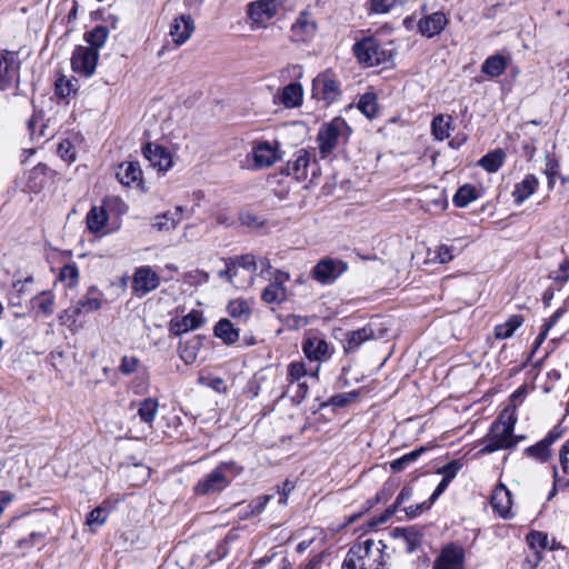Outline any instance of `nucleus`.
<instances>
[{"instance_id":"nucleus-41","label":"nucleus","mask_w":569,"mask_h":569,"mask_svg":"<svg viewBox=\"0 0 569 569\" xmlns=\"http://www.w3.org/2000/svg\"><path fill=\"white\" fill-rule=\"evenodd\" d=\"M451 123V117L448 116V120L445 119L443 114L435 116L431 121V132L436 140L443 141L449 138V129Z\"/></svg>"},{"instance_id":"nucleus-23","label":"nucleus","mask_w":569,"mask_h":569,"mask_svg":"<svg viewBox=\"0 0 569 569\" xmlns=\"http://www.w3.org/2000/svg\"><path fill=\"white\" fill-rule=\"evenodd\" d=\"M303 89L299 82H290L277 94V99L287 108H296L302 103Z\"/></svg>"},{"instance_id":"nucleus-11","label":"nucleus","mask_w":569,"mask_h":569,"mask_svg":"<svg viewBox=\"0 0 569 569\" xmlns=\"http://www.w3.org/2000/svg\"><path fill=\"white\" fill-rule=\"evenodd\" d=\"M228 487L226 477L214 468L194 485L193 493L200 497H208L220 493Z\"/></svg>"},{"instance_id":"nucleus-30","label":"nucleus","mask_w":569,"mask_h":569,"mask_svg":"<svg viewBox=\"0 0 569 569\" xmlns=\"http://www.w3.org/2000/svg\"><path fill=\"white\" fill-rule=\"evenodd\" d=\"M435 446L432 443H429L427 446H420L416 448L415 450L405 453L398 459H395L390 462V469L393 472H401L403 471L409 465L417 461L423 453L432 449Z\"/></svg>"},{"instance_id":"nucleus-18","label":"nucleus","mask_w":569,"mask_h":569,"mask_svg":"<svg viewBox=\"0 0 569 569\" xmlns=\"http://www.w3.org/2000/svg\"><path fill=\"white\" fill-rule=\"evenodd\" d=\"M448 22L446 14L441 11H437L420 19L418 22V29L423 37L430 39L440 34Z\"/></svg>"},{"instance_id":"nucleus-62","label":"nucleus","mask_w":569,"mask_h":569,"mask_svg":"<svg viewBox=\"0 0 569 569\" xmlns=\"http://www.w3.org/2000/svg\"><path fill=\"white\" fill-rule=\"evenodd\" d=\"M397 0H370V10L375 13H387Z\"/></svg>"},{"instance_id":"nucleus-60","label":"nucleus","mask_w":569,"mask_h":569,"mask_svg":"<svg viewBox=\"0 0 569 569\" xmlns=\"http://www.w3.org/2000/svg\"><path fill=\"white\" fill-rule=\"evenodd\" d=\"M43 538L44 533L42 532H31L28 537L19 539L17 541V547L20 549L29 550Z\"/></svg>"},{"instance_id":"nucleus-51","label":"nucleus","mask_w":569,"mask_h":569,"mask_svg":"<svg viewBox=\"0 0 569 569\" xmlns=\"http://www.w3.org/2000/svg\"><path fill=\"white\" fill-rule=\"evenodd\" d=\"M403 539L407 542V551L411 553L420 547L422 542V533L415 526H410L408 527Z\"/></svg>"},{"instance_id":"nucleus-2","label":"nucleus","mask_w":569,"mask_h":569,"mask_svg":"<svg viewBox=\"0 0 569 569\" xmlns=\"http://www.w3.org/2000/svg\"><path fill=\"white\" fill-rule=\"evenodd\" d=\"M351 127L342 117H336L330 122L323 123L318 132L317 140L322 154H329L337 147L338 138L341 134L350 136Z\"/></svg>"},{"instance_id":"nucleus-17","label":"nucleus","mask_w":569,"mask_h":569,"mask_svg":"<svg viewBox=\"0 0 569 569\" xmlns=\"http://www.w3.org/2000/svg\"><path fill=\"white\" fill-rule=\"evenodd\" d=\"M203 323L202 312L192 309L188 315L181 319H171L169 323V331L173 336H181L190 330H196Z\"/></svg>"},{"instance_id":"nucleus-48","label":"nucleus","mask_w":569,"mask_h":569,"mask_svg":"<svg viewBox=\"0 0 569 569\" xmlns=\"http://www.w3.org/2000/svg\"><path fill=\"white\" fill-rule=\"evenodd\" d=\"M227 311L232 318H242L246 320L251 315V309L246 300H231L227 306Z\"/></svg>"},{"instance_id":"nucleus-21","label":"nucleus","mask_w":569,"mask_h":569,"mask_svg":"<svg viewBox=\"0 0 569 569\" xmlns=\"http://www.w3.org/2000/svg\"><path fill=\"white\" fill-rule=\"evenodd\" d=\"M194 22L190 14H181L176 18L170 27V36L176 44L181 46L192 34Z\"/></svg>"},{"instance_id":"nucleus-47","label":"nucleus","mask_w":569,"mask_h":569,"mask_svg":"<svg viewBox=\"0 0 569 569\" xmlns=\"http://www.w3.org/2000/svg\"><path fill=\"white\" fill-rule=\"evenodd\" d=\"M224 263L232 266V267H241L248 271H256L257 270V261L256 257L253 254L247 253L237 256L234 258H228L224 259Z\"/></svg>"},{"instance_id":"nucleus-46","label":"nucleus","mask_w":569,"mask_h":569,"mask_svg":"<svg viewBox=\"0 0 569 569\" xmlns=\"http://www.w3.org/2000/svg\"><path fill=\"white\" fill-rule=\"evenodd\" d=\"M526 541L531 550L541 552L548 546V535L543 531L532 530L526 536Z\"/></svg>"},{"instance_id":"nucleus-1","label":"nucleus","mask_w":569,"mask_h":569,"mask_svg":"<svg viewBox=\"0 0 569 569\" xmlns=\"http://www.w3.org/2000/svg\"><path fill=\"white\" fill-rule=\"evenodd\" d=\"M352 51L359 63L366 67L380 66L393 58L392 50L387 49L375 37H363L356 41Z\"/></svg>"},{"instance_id":"nucleus-12","label":"nucleus","mask_w":569,"mask_h":569,"mask_svg":"<svg viewBox=\"0 0 569 569\" xmlns=\"http://www.w3.org/2000/svg\"><path fill=\"white\" fill-rule=\"evenodd\" d=\"M141 152L150 164L158 168L159 171L166 172L173 164L172 156L164 146L147 142L142 146Z\"/></svg>"},{"instance_id":"nucleus-3","label":"nucleus","mask_w":569,"mask_h":569,"mask_svg":"<svg viewBox=\"0 0 569 569\" xmlns=\"http://www.w3.org/2000/svg\"><path fill=\"white\" fill-rule=\"evenodd\" d=\"M482 448L477 455H489L501 449H511L517 445L515 432H508L498 423H491L488 433L481 440Z\"/></svg>"},{"instance_id":"nucleus-59","label":"nucleus","mask_w":569,"mask_h":569,"mask_svg":"<svg viewBox=\"0 0 569 569\" xmlns=\"http://www.w3.org/2000/svg\"><path fill=\"white\" fill-rule=\"evenodd\" d=\"M41 296V299L38 303V308L39 310L49 316V315H52L53 313V306H54V298L53 296L51 295L50 291H42L40 293Z\"/></svg>"},{"instance_id":"nucleus-9","label":"nucleus","mask_w":569,"mask_h":569,"mask_svg":"<svg viewBox=\"0 0 569 569\" xmlns=\"http://www.w3.org/2000/svg\"><path fill=\"white\" fill-rule=\"evenodd\" d=\"M295 159L289 160L280 168V173L292 176L297 181L302 182L308 178V168L311 164V153L307 149H299L293 154Z\"/></svg>"},{"instance_id":"nucleus-26","label":"nucleus","mask_w":569,"mask_h":569,"mask_svg":"<svg viewBox=\"0 0 569 569\" xmlns=\"http://www.w3.org/2000/svg\"><path fill=\"white\" fill-rule=\"evenodd\" d=\"M204 336L196 335L191 339L180 340L178 351L180 358L186 365H191L196 361L199 350L202 347Z\"/></svg>"},{"instance_id":"nucleus-55","label":"nucleus","mask_w":569,"mask_h":569,"mask_svg":"<svg viewBox=\"0 0 569 569\" xmlns=\"http://www.w3.org/2000/svg\"><path fill=\"white\" fill-rule=\"evenodd\" d=\"M152 228L158 231L173 230L176 228L174 220L170 219L169 212L158 214L154 217V221L152 222Z\"/></svg>"},{"instance_id":"nucleus-54","label":"nucleus","mask_w":569,"mask_h":569,"mask_svg":"<svg viewBox=\"0 0 569 569\" xmlns=\"http://www.w3.org/2000/svg\"><path fill=\"white\" fill-rule=\"evenodd\" d=\"M363 556L360 555L359 547H351L343 560L342 569H357V560H362ZM359 569H366L362 565Z\"/></svg>"},{"instance_id":"nucleus-32","label":"nucleus","mask_w":569,"mask_h":569,"mask_svg":"<svg viewBox=\"0 0 569 569\" xmlns=\"http://www.w3.org/2000/svg\"><path fill=\"white\" fill-rule=\"evenodd\" d=\"M109 36V27L98 24L91 30L84 32L83 40L88 43V48L98 51L102 48Z\"/></svg>"},{"instance_id":"nucleus-14","label":"nucleus","mask_w":569,"mask_h":569,"mask_svg":"<svg viewBox=\"0 0 569 569\" xmlns=\"http://www.w3.org/2000/svg\"><path fill=\"white\" fill-rule=\"evenodd\" d=\"M316 31L317 23L312 19L311 13L302 11L291 26L290 39L293 42H308L313 38Z\"/></svg>"},{"instance_id":"nucleus-27","label":"nucleus","mask_w":569,"mask_h":569,"mask_svg":"<svg viewBox=\"0 0 569 569\" xmlns=\"http://www.w3.org/2000/svg\"><path fill=\"white\" fill-rule=\"evenodd\" d=\"M510 58L500 53L489 56L481 64V72L489 78L500 77L508 68Z\"/></svg>"},{"instance_id":"nucleus-22","label":"nucleus","mask_w":569,"mask_h":569,"mask_svg":"<svg viewBox=\"0 0 569 569\" xmlns=\"http://www.w3.org/2000/svg\"><path fill=\"white\" fill-rule=\"evenodd\" d=\"M20 62L13 57L0 59V91L7 90L13 81L19 82Z\"/></svg>"},{"instance_id":"nucleus-64","label":"nucleus","mask_w":569,"mask_h":569,"mask_svg":"<svg viewBox=\"0 0 569 569\" xmlns=\"http://www.w3.org/2000/svg\"><path fill=\"white\" fill-rule=\"evenodd\" d=\"M559 462L565 473L569 475V439L561 446Z\"/></svg>"},{"instance_id":"nucleus-24","label":"nucleus","mask_w":569,"mask_h":569,"mask_svg":"<svg viewBox=\"0 0 569 569\" xmlns=\"http://www.w3.org/2000/svg\"><path fill=\"white\" fill-rule=\"evenodd\" d=\"M213 336L226 346H232L239 340L240 330L229 319L222 318L213 326Z\"/></svg>"},{"instance_id":"nucleus-52","label":"nucleus","mask_w":569,"mask_h":569,"mask_svg":"<svg viewBox=\"0 0 569 569\" xmlns=\"http://www.w3.org/2000/svg\"><path fill=\"white\" fill-rule=\"evenodd\" d=\"M462 467L463 462L461 459H453L439 468L437 473L442 475V478L452 481Z\"/></svg>"},{"instance_id":"nucleus-45","label":"nucleus","mask_w":569,"mask_h":569,"mask_svg":"<svg viewBox=\"0 0 569 569\" xmlns=\"http://www.w3.org/2000/svg\"><path fill=\"white\" fill-rule=\"evenodd\" d=\"M400 486V480L396 478H389L386 480L380 488V490L376 493V500L380 503H386L390 500V498L395 495L396 490Z\"/></svg>"},{"instance_id":"nucleus-6","label":"nucleus","mask_w":569,"mask_h":569,"mask_svg":"<svg viewBox=\"0 0 569 569\" xmlns=\"http://www.w3.org/2000/svg\"><path fill=\"white\" fill-rule=\"evenodd\" d=\"M348 269V264L338 259H321L311 270L312 279L321 284L333 283Z\"/></svg>"},{"instance_id":"nucleus-63","label":"nucleus","mask_w":569,"mask_h":569,"mask_svg":"<svg viewBox=\"0 0 569 569\" xmlns=\"http://www.w3.org/2000/svg\"><path fill=\"white\" fill-rule=\"evenodd\" d=\"M551 278L559 283H566L569 280V258H566L560 264L558 270Z\"/></svg>"},{"instance_id":"nucleus-42","label":"nucleus","mask_w":569,"mask_h":569,"mask_svg":"<svg viewBox=\"0 0 569 569\" xmlns=\"http://www.w3.org/2000/svg\"><path fill=\"white\" fill-rule=\"evenodd\" d=\"M284 298L286 288H280V281L271 282L261 293V300L266 303H280Z\"/></svg>"},{"instance_id":"nucleus-58","label":"nucleus","mask_w":569,"mask_h":569,"mask_svg":"<svg viewBox=\"0 0 569 569\" xmlns=\"http://www.w3.org/2000/svg\"><path fill=\"white\" fill-rule=\"evenodd\" d=\"M107 516H108V511L102 508V507H96L94 509H92L88 517H87V523L89 526H93V525H97V526H101L106 522L107 520Z\"/></svg>"},{"instance_id":"nucleus-61","label":"nucleus","mask_w":569,"mask_h":569,"mask_svg":"<svg viewBox=\"0 0 569 569\" xmlns=\"http://www.w3.org/2000/svg\"><path fill=\"white\" fill-rule=\"evenodd\" d=\"M295 487V483L289 479L284 480L281 486H277V491L280 495L278 500L279 505L286 506L288 503V497Z\"/></svg>"},{"instance_id":"nucleus-56","label":"nucleus","mask_w":569,"mask_h":569,"mask_svg":"<svg viewBox=\"0 0 569 569\" xmlns=\"http://www.w3.org/2000/svg\"><path fill=\"white\" fill-rule=\"evenodd\" d=\"M139 365L140 360L137 357L123 356L118 369L123 376H130L138 369Z\"/></svg>"},{"instance_id":"nucleus-29","label":"nucleus","mask_w":569,"mask_h":569,"mask_svg":"<svg viewBox=\"0 0 569 569\" xmlns=\"http://www.w3.org/2000/svg\"><path fill=\"white\" fill-rule=\"evenodd\" d=\"M101 296L102 293L96 286L89 287L86 296L78 301L73 312L78 316L82 310L87 313L99 310L101 308Z\"/></svg>"},{"instance_id":"nucleus-33","label":"nucleus","mask_w":569,"mask_h":569,"mask_svg":"<svg viewBox=\"0 0 569 569\" xmlns=\"http://www.w3.org/2000/svg\"><path fill=\"white\" fill-rule=\"evenodd\" d=\"M506 153L502 149H496L489 151L483 157L480 158L478 164L483 168L487 172L493 173L497 172L505 162Z\"/></svg>"},{"instance_id":"nucleus-15","label":"nucleus","mask_w":569,"mask_h":569,"mask_svg":"<svg viewBox=\"0 0 569 569\" xmlns=\"http://www.w3.org/2000/svg\"><path fill=\"white\" fill-rule=\"evenodd\" d=\"M116 176L121 184L130 187L136 183L143 192L147 191L143 186L142 170L138 161L122 162Z\"/></svg>"},{"instance_id":"nucleus-16","label":"nucleus","mask_w":569,"mask_h":569,"mask_svg":"<svg viewBox=\"0 0 569 569\" xmlns=\"http://www.w3.org/2000/svg\"><path fill=\"white\" fill-rule=\"evenodd\" d=\"M277 7V0H258L249 3L247 13L254 23L262 24L274 17Z\"/></svg>"},{"instance_id":"nucleus-57","label":"nucleus","mask_w":569,"mask_h":569,"mask_svg":"<svg viewBox=\"0 0 569 569\" xmlns=\"http://www.w3.org/2000/svg\"><path fill=\"white\" fill-rule=\"evenodd\" d=\"M433 506V502L428 498L426 501L403 508L408 519H415L420 516L423 511L429 510Z\"/></svg>"},{"instance_id":"nucleus-38","label":"nucleus","mask_w":569,"mask_h":569,"mask_svg":"<svg viewBox=\"0 0 569 569\" xmlns=\"http://www.w3.org/2000/svg\"><path fill=\"white\" fill-rule=\"evenodd\" d=\"M77 91L78 79L76 78L66 79L64 76H61L54 82V93L61 100H64L70 96H74Z\"/></svg>"},{"instance_id":"nucleus-8","label":"nucleus","mask_w":569,"mask_h":569,"mask_svg":"<svg viewBox=\"0 0 569 569\" xmlns=\"http://www.w3.org/2000/svg\"><path fill=\"white\" fill-rule=\"evenodd\" d=\"M278 141H258L252 148L253 162L257 168H268L279 160H282L283 151L280 150Z\"/></svg>"},{"instance_id":"nucleus-25","label":"nucleus","mask_w":569,"mask_h":569,"mask_svg":"<svg viewBox=\"0 0 569 569\" xmlns=\"http://www.w3.org/2000/svg\"><path fill=\"white\" fill-rule=\"evenodd\" d=\"M538 186V178L535 174H527L521 182L515 184L512 191L513 202L518 206L523 203L536 192Z\"/></svg>"},{"instance_id":"nucleus-13","label":"nucleus","mask_w":569,"mask_h":569,"mask_svg":"<svg viewBox=\"0 0 569 569\" xmlns=\"http://www.w3.org/2000/svg\"><path fill=\"white\" fill-rule=\"evenodd\" d=\"M511 491L502 483L499 482L491 495V507L502 519L509 520L515 517L511 510L512 506Z\"/></svg>"},{"instance_id":"nucleus-28","label":"nucleus","mask_w":569,"mask_h":569,"mask_svg":"<svg viewBox=\"0 0 569 569\" xmlns=\"http://www.w3.org/2000/svg\"><path fill=\"white\" fill-rule=\"evenodd\" d=\"M109 214L103 206H92L86 216L87 229L90 233H99L107 224Z\"/></svg>"},{"instance_id":"nucleus-50","label":"nucleus","mask_w":569,"mask_h":569,"mask_svg":"<svg viewBox=\"0 0 569 569\" xmlns=\"http://www.w3.org/2000/svg\"><path fill=\"white\" fill-rule=\"evenodd\" d=\"M308 371L303 361H292L287 368V380L290 383L299 381L302 377L307 376Z\"/></svg>"},{"instance_id":"nucleus-19","label":"nucleus","mask_w":569,"mask_h":569,"mask_svg":"<svg viewBox=\"0 0 569 569\" xmlns=\"http://www.w3.org/2000/svg\"><path fill=\"white\" fill-rule=\"evenodd\" d=\"M436 560L451 569H463L465 549L458 543L450 542L441 549Z\"/></svg>"},{"instance_id":"nucleus-20","label":"nucleus","mask_w":569,"mask_h":569,"mask_svg":"<svg viewBox=\"0 0 569 569\" xmlns=\"http://www.w3.org/2000/svg\"><path fill=\"white\" fill-rule=\"evenodd\" d=\"M375 338L373 328L367 325L360 329L347 331L343 338V349L346 353L356 352L360 346Z\"/></svg>"},{"instance_id":"nucleus-36","label":"nucleus","mask_w":569,"mask_h":569,"mask_svg":"<svg viewBox=\"0 0 569 569\" xmlns=\"http://www.w3.org/2000/svg\"><path fill=\"white\" fill-rule=\"evenodd\" d=\"M158 400L156 398H146L140 401L138 407V416L140 420L149 426H152L158 412Z\"/></svg>"},{"instance_id":"nucleus-4","label":"nucleus","mask_w":569,"mask_h":569,"mask_svg":"<svg viewBox=\"0 0 569 569\" xmlns=\"http://www.w3.org/2000/svg\"><path fill=\"white\" fill-rule=\"evenodd\" d=\"M312 98L325 101L329 106L337 101L341 94L340 82L330 71L319 73L312 81Z\"/></svg>"},{"instance_id":"nucleus-37","label":"nucleus","mask_w":569,"mask_h":569,"mask_svg":"<svg viewBox=\"0 0 569 569\" xmlns=\"http://www.w3.org/2000/svg\"><path fill=\"white\" fill-rule=\"evenodd\" d=\"M357 107L368 119H375L379 112L377 94L375 92L363 93L360 96Z\"/></svg>"},{"instance_id":"nucleus-7","label":"nucleus","mask_w":569,"mask_h":569,"mask_svg":"<svg viewBox=\"0 0 569 569\" xmlns=\"http://www.w3.org/2000/svg\"><path fill=\"white\" fill-rule=\"evenodd\" d=\"M99 52L84 46H76L71 56V68L86 78L91 77L97 68Z\"/></svg>"},{"instance_id":"nucleus-35","label":"nucleus","mask_w":569,"mask_h":569,"mask_svg":"<svg viewBox=\"0 0 569 569\" xmlns=\"http://www.w3.org/2000/svg\"><path fill=\"white\" fill-rule=\"evenodd\" d=\"M523 323L522 315L510 316L505 323L495 327V337L497 339H508Z\"/></svg>"},{"instance_id":"nucleus-10","label":"nucleus","mask_w":569,"mask_h":569,"mask_svg":"<svg viewBox=\"0 0 569 569\" xmlns=\"http://www.w3.org/2000/svg\"><path fill=\"white\" fill-rule=\"evenodd\" d=\"M160 284V277L151 267L143 266L136 269L132 277L131 288L138 297H142Z\"/></svg>"},{"instance_id":"nucleus-39","label":"nucleus","mask_w":569,"mask_h":569,"mask_svg":"<svg viewBox=\"0 0 569 569\" xmlns=\"http://www.w3.org/2000/svg\"><path fill=\"white\" fill-rule=\"evenodd\" d=\"M517 405L512 403L507 406L492 423H498V427H503L506 431L513 432L517 423Z\"/></svg>"},{"instance_id":"nucleus-31","label":"nucleus","mask_w":569,"mask_h":569,"mask_svg":"<svg viewBox=\"0 0 569 569\" xmlns=\"http://www.w3.org/2000/svg\"><path fill=\"white\" fill-rule=\"evenodd\" d=\"M273 499L272 495H262L251 500L249 505L241 508L238 512V517L241 520H246L256 517L263 512L267 505Z\"/></svg>"},{"instance_id":"nucleus-40","label":"nucleus","mask_w":569,"mask_h":569,"mask_svg":"<svg viewBox=\"0 0 569 569\" xmlns=\"http://www.w3.org/2000/svg\"><path fill=\"white\" fill-rule=\"evenodd\" d=\"M49 172H51V169L46 163L39 162L30 170L28 187L31 190H38L42 188L44 184V178Z\"/></svg>"},{"instance_id":"nucleus-5","label":"nucleus","mask_w":569,"mask_h":569,"mask_svg":"<svg viewBox=\"0 0 569 569\" xmlns=\"http://www.w3.org/2000/svg\"><path fill=\"white\" fill-rule=\"evenodd\" d=\"M301 349L306 358L310 361L321 362L325 359L330 358L332 353L330 351L329 343L317 330H308L305 332Z\"/></svg>"},{"instance_id":"nucleus-53","label":"nucleus","mask_w":569,"mask_h":569,"mask_svg":"<svg viewBox=\"0 0 569 569\" xmlns=\"http://www.w3.org/2000/svg\"><path fill=\"white\" fill-rule=\"evenodd\" d=\"M453 250V246L440 244L435 250L433 260L441 264L448 263L455 258Z\"/></svg>"},{"instance_id":"nucleus-49","label":"nucleus","mask_w":569,"mask_h":569,"mask_svg":"<svg viewBox=\"0 0 569 569\" xmlns=\"http://www.w3.org/2000/svg\"><path fill=\"white\" fill-rule=\"evenodd\" d=\"M59 280L69 281L68 287L73 288L79 280V269L74 262L64 264L59 272Z\"/></svg>"},{"instance_id":"nucleus-43","label":"nucleus","mask_w":569,"mask_h":569,"mask_svg":"<svg viewBox=\"0 0 569 569\" xmlns=\"http://www.w3.org/2000/svg\"><path fill=\"white\" fill-rule=\"evenodd\" d=\"M523 453L527 457L533 458L542 463L547 462L551 458L550 447L542 440L538 441L533 446L527 447Z\"/></svg>"},{"instance_id":"nucleus-44","label":"nucleus","mask_w":569,"mask_h":569,"mask_svg":"<svg viewBox=\"0 0 569 569\" xmlns=\"http://www.w3.org/2000/svg\"><path fill=\"white\" fill-rule=\"evenodd\" d=\"M216 468L226 477L229 486L236 477L244 471L243 466L234 460L221 461Z\"/></svg>"},{"instance_id":"nucleus-34","label":"nucleus","mask_w":569,"mask_h":569,"mask_svg":"<svg viewBox=\"0 0 569 569\" xmlns=\"http://www.w3.org/2000/svg\"><path fill=\"white\" fill-rule=\"evenodd\" d=\"M478 197L477 188L473 184L465 183L457 189L452 201L457 208H466L469 203L478 199Z\"/></svg>"}]
</instances>
